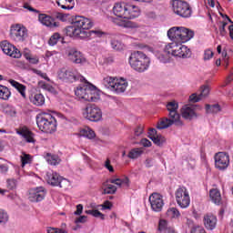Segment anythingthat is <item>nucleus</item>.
<instances>
[{
	"mask_svg": "<svg viewBox=\"0 0 233 233\" xmlns=\"http://www.w3.org/2000/svg\"><path fill=\"white\" fill-rule=\"evenodd\" d=\"M9 83L17 90V92H19L20 96H22L24 99H26V86L25 85L15 80H9Z\"/></svg>",
	"mask_w": 233,
	"mask_h": 233,
	"instance_id": "nucleus-30",
	"label": "nucleus"
},
{
	"mask_svg": "<svg viewBox=\"0 0 233 233\" xmlns=\"http://www.w3.org/2000/svg\"><path fill=\"white\" fill-rule=\"evenodd\" d=\"M172 229V228H168V223L167 220L161 219L158 223V230L159 232H164L166 233L167 230Z\"/></svg>",
	"mask_w": 233,
	"mask_h": 233,
	"instance_id": "nucleus-40",
	"label": "nucleus"
},
{
	"mask_svg": "<svg viewBox=\"0 0 233 233\" xmlns=\"http://www.w3.org/2000/svg\"><path fill=\"white\" fill-rule=\"evenodd\" d=\"M58 79H61V81H66V83H76V81H85V78L79 72H77V69L76 68H66L63 67L58 70L57 72Z\"/></svg>",
	"mask_w": 233,
	"mask_h": 233,
	"instance_id": "nucleus-9",
	"label": "nucleus"
},
{
	"mask_svg": "<svg viewBox=\"0 0 233 233\" xmlns=\"http://www.w3.org/2000/svg\"><path fill=\"white\" fill-rule=\"evenodd\" d=\"M230 165V156L225 152H218L215 155V167L218 170H227Z\"/></svg>",
	"mask_w": 233,
	"mask_h": 233,
	"instance_id": "nucleus-13",
	"label": "nucleus"
},
{
	"mask_svg": "<svg viewBox=\"0 0 233 233\" xmlns=\"http://www.w3.org/2000/svg\"><path fill=\"white\" fill-rule=\"evenodd\" d=\"M79 136L86 137L87 139H94V137H96V132L90 127H84L79 131Z\"/></svg>",
	"mask_w": 233,
	"mask_h": 233,
	"instance_id": "nucleus-34",
	"label": "nucleus"
},
{
	"mask_svg": "<svg viewBox=\"0 0 233 233\" xmlns=\"http://www.w3.org/2000/svg\"><path fill=\"white\" fill-rule=\"evenodd\" d=\"M171 9L176 15H178V17H183L184 19L192 17V8L190 7V5L183 0H172Z\"/></svg>",
	"mask_w": 233,
	"mask_h": 233,
	"instance_id": "nucleus-8",
	"label": "nucleus"
},
{
	"mask_svg": "<svg viewBox=\"0 0 233 233\" xmlns=\"http://www.w3.org/2000/svg\"><path fill=\"white\" fill-rule=\"evenodd\" d=\"M148 134H149V139H151L153 143L157 147H163V145L167 143V139L165 138V137L157 134V131L156 129L154 128L150 129Z\"/></svg>",
	"mask_w": 233,
	"mask_h": 233,
	"instance_id": "nucleus-24",
	"label": "nucleus"
},
{
	"mask_svg": "<svg viewBox=\"0 0 233 233\" xmlns=\"http://www.w3.org/2000/svg\"><path fill=\"white\" fill-rule=\"evenodd\" d=\"M110 208H112V202H110V201H106L102 205V210H110Z\"/></svg>",
	"mask_w": 233,
	"mask_h": 233,
	"instance_id": "nucleus-61",
	"label": "nucleus"
},
{
	"mask_svg": "<svg viewBox=\"0 0 233 233\" xmlns=\"http://www.w3.org/2000/svg\"><path fill=\"white\" fill-rule=\"evenodd\" d=\"M88 34H89V37L93 34L96 35V37H102L103 35H105V32H103L99 29L91 30V31L88 32Z\"/></svg>",
	"mask_w": 233,
	"mask_h": 233,
	"instance_id": "nucleus-52",
	"label": "nucleus"
},
{
	"mask_svg": "<svg viewBox=\"0 0 233 233\" xmlns=\"http://www.w3.org/2000/svg\"><path fill=\"white\" fill-rule=\"evenodd\" d=\"M92 26H94L92 19L76 16L70 25L66 27V34L74 39H88L90 33L87 30H90Z\"/></svg>",
	"mask_w": 233,
	"mask_h": 233,
	"instance_id": "nucleus-2",
	"label": "nucleus"
},
{
	"mask_svg": "<svg viewBox=\"0 0 233 233\" xmlns=\"http://www.w3.org/2000/svg\"><path fill=\"white\" fill-rule=\"evenodd\" d=\"M83 214V205L78 204L76 206V210L75 211V216H81Z\"/></svg>",
	"mask_w": 233,
	"mask_h": 233,
	"instance_id": "nucleus-62",
	"label": "nucleus"
},
{
	"mask_svg": "<svg viewBox=\"0 0 233 233\" xmlns=\"http://www.w3.org/2000/svg\"><path fill=\"white\" fill-rule=\"evenodd\" d=\"M212 57H214V51L211 49H206L204 51V56H203L204 61H210Z\"/></svg>",
	"mask_w": 233,
	"mask_h": 233,
	"instance_id": "nucleus-48",
	"label": "nucleus"
},
{
	"mask_svg": "<svg viewBox=\"0 0 233 233\" xmlns=\"http://www.w3.org/2000/svg\"><path fill=\"white\" fill-rule=\"evenodd\" d=\"M9 37L15 43H24V41H26V37H28V30L21 24L12 25Z\"/></svg>",
	"mask_w": 233,
	"mask_h": 233,
	"instance_id": "nucleus-11",
	"label": "nucleus"
},
{
	"mask_svg": "<svg viewBox=\"0 0 233 233\" xmlns=\"http://www.w3.org/2000/svg\"><path fill=\"white\" fill-rule=\"evenodd\" d=\"M45 159L48 163V165H53L54 167H56V165H59V163H61V158H59V157H57V155H52L50 153H47L45 156Z\"/></svg>",
	"mask_w": 233,
	"mask_h": 233,
	"instance_id": "nucleus-33",
	"label": "nucleus"
},
{
	"mask_svg": "<svg viewBox=\"0 0 233 233\" xmlns=\"http://www.w3.org/2000/svg\"><path fill=\"white\" fill-rule=\"evenodd\" d=\"M221 111V107L219 105L215 104V105H206V112L207 114H218V112Z\"/></svg>",
	"mask_w": 233,
	"mask_h": 233,
	"instance_id": "nucleus-37",
	"label": "nucleus"
},
{
	"mask_svg": "<svg viewBox=\"0 0 233 233\" xmlns=\"http://www.w3.org/2000/svg\"><path fill=\"white\" fill-rule=\"evenodd\" d=\"M60 179L61 176H59L57 172L49 170L46 174V181H47L48 185H51V187H59Z\"/></svg>",
	"mask_w": 233,
	"mask_h": 233,
	"instance_id": "nucleus-25",
	"label": "nucleus"
},
{
	"mask_svg": "<svg viewBox=\"0 0 233 233\" xmlns=\"http://www.w3.org/2000/svg\"><path fill=\"white\" fill-rule=\"evenodd\" d=\"M94 218H99L100 219H105V215L103 213H101L99 210L97 209H94L93 210V215Z\"/></svg>",
	"mask_w": 233,
	"mask_h": 233,
	"instance_id": "nucleus-55",
	"label": "nucleus"
},
{
	"mask_svg": "<svg viewBox=\"0 0 233 233\" xmlns=\"http://www.w3.org/2000/svg\"><path fill=\"white\" fill-rule=\"evenodd\" d=\"M141 15V10L139 7L132 4H127L126 9V19H136Z\"/></svg>",
	"mask_w": 233,
	"mask_h": 233,
	"instance_id": "nucleus-26",
	"label": "nucleus"
},
{
	"mask_svg": "<svg viewBox=\"0 0 233 233\" xmlns=\"http://www.w3.org/2000/svg\"><path fill=\"white\" fill-rule=\"evenodd\" d=\"M143 148L135 147L128 152L127 157L129 159H137V157H141V156H143Z\"/></svg>",
	"mask_w": 233,
	"mask_h": 233,
	"instance_id": "nucleus-35",
	"label": "nucleus"
},
{
	"mask_svg": "<svg viewBox=\"0 0 233 233\" xmlns=\"http://www.w3.org/2000/svg\"><path fill=\"white\" fill-rule=\"evenodd\" d=\"M210 96V86L208 85H202L199 88V94L197 95L193 93L189 96L190 103H199V101H203V99H207Z\"/></svg>",
	"mask_w": 233,
	"mask_h": 233,
	"instance_id": "nucleus-18",
	"label": "nucleus"
},
{
	"mask_svg": "<svg viewBox=\"0 0 233 233\" xmlns=\"http://www.w3.org/2000/svg\"><path fill=\"white\" fill-rule=\"evenodd\" d=\"M10 96H12L10 89L0 84V99L2 101H8L10 99Z\"/></svg>",
	"mask_w": 233,
	"mask_h": 233,
	"instance_id": "nucleus-32",
	"label": "nucleus"
},
{
	"mask_svg": "<svg viewBox=\"0 0 233 233\" xmlns=\"http://www.w3.org/2000/svg\"><path fill=\"white\" fill-rule=\"evenodd\" d=\"M20 157H21L22 167H25V165L32 163V158L28 154L23 153Z\"/></svg>",
	"mask_w": 233,
	"mask_h": 233,
	"instance_id": "nucleus-43",
	"label": "nucleus"
},
{
	"mask_svg": "<svg viewBox=\"0 0 233 233\" xmlns=\"http://www.w3.org/2000/svg\"><path fill=\"white\" fill-rule=\"evenodd\" d=\"M113 185H116L119 188H128L130 187V179L127 177H124L122 178H113L109 180Z\"/></svg>",
	"mask_w": 233,
	"mask_h": 233,
	"instance_id": "nucleus-29",
	"label": "nucleus"
},
{
	"mask_svg": "<svg viewBox=\"0 0 233 233\" xmlns=\"http://www.w3.org/2000/svg\"><path fill=\"white\" fill-rule=\"evenodd\" d=\"M167 216L169 219H177L181 216V213L177 208H169L167 211Z\"/></svg>",
	"mask_w": 233,
	"mask_h": 233,
	"instance_id": "nucleus-36",
	"label": "nucleus"
},
{
	"mask_svg": "<svg viewBox=\"0 0 233 233\" xmlns=\"http://www.w3.org/2000/svg\"><path fill=\"white\" fill-rule=\"evenodd\" d=\"M111 46L113 50H116V52H121V50L125 48V46L123 45V43L116 39L111 41Z\"/></svg>",
	"mask_w": 233,
	"mask_h": 233,
	"instance_id": "nucleus-38",
	"label": "nucleus"
},
{
	"mask_svg": "<svg viewBox=\"0 0 233 233\" xmlns=\"http://www.w3.org/2000/svg\"><path fill=\"white\" fill-rule=\"evenodd\" d=\"M47 233H66V231L61 228H47Z\"/></svg>",
	"mask_w": 233,
	"mask_h": 233,
	"instance_id": "nucleus-53",
	"label": "nucleus"
},
{
	"mask_svg": "<svg viewBox=\"0 0 233 233\" xmlns=\"http://www.w3.org/2000/svg\"><path fill=\"white\" fill-rule=\"evenodd\" d=\"M149 203L154 212H161L165 202L163 201V196L159 193H153L149 196Z\"/></svg>",
	"mask_w": 233,
	"mask_h": 233,
	"instance_id": "nucleus-19",
	"label": "nucleus"
},
{
	"mask_svg": "<svg viewBox=\"0 0 233 233\" xmlns=\"http://www.w3.org/2000/svg\"><path fill=\"white\" fill-rule=\"evenodd\" d=\"M36 125L39 130L46 134H54V132L57 130V120H56V117L50 113H40L36 116Z\"/></svg>",
	"mask_w": 233,
	"mask_h": 233,
	"instance_id": "nucleus-5",
	"label": "nucleus"
},
{
	"mask_svg": "<svg viewBox=\"0 0 233 233\" xmlns=\"http://www.w3.org/2000/svg\"><path fill=\"white\" fill-rule=\"evenodd\" d=\"M56 5L64 10H72L74 8V6L66 5V0H56Z\"/></svg>",
	"mask_w": 233,
	"mask_h": 233,
	"instance_id": "nucleus-49",
	"label": "nucleus"
},
{
	"mask_svg": "<svg viewBox=\"0 0 233 233\" xmlns=\"http://www.w3.org/2000/svg\"><path fill=\"white\" fill-rule=\"evenodd\" d=\"M140 145H142V147H152V142H150V140L147 138H142L140 141Z\"/></svg>",
	"mask_w": 233,
	"mask_h": 233,
	"instance_id": "nucleus-57",
	"label": "nucleus"
},
{
	"mask_svg": "<svg viewBox=\"0 0 233 233\" xmlns=\"http://www.w3.org/2000/svg\"><path fill=\"white\" fill-rule=\"evenodd\" d=\"M38 21L44 26H47V28H57V26H59V25L56 23V19L46 14H40L38 15Z\"/></svg>",
	"mask_w": 233,
	"mask_h": 233,
	"instance_id": "nucleus-23",
	"label": "nucleus"
},
{
	"mask_svg": "<svg viewBox=\"0 0 233 233\" xmlns=\"http://www.w3.org/2000/svg\"><path fill=\"white\" fill-rule=\"evenodd\" d=\"M209 198L215 205H221V193L217 188L209 191Z\"/></svg>",
	"mask_w": 233,
	"mask_h": 233,
	"instance_id": "nucleus-31",
	"label": "nucleus"
},
{
	"mask_svg": "<svg viewBox=\"0 0 233 233\" xmlns=\"http://www.w3.org/2000/svg\"><path fill=\"white\" fill-rule=\"evenodd\" d=\"M82 116L87 121L97 122L103 118V111L96 105L88 104L82 109Z\"/></svg>",
	"mask_w": 233,
	"mask_h": 233,
	"instance_id": "nucleus-10",
	"label": "nucleus"
},
{
	"mask_svg": "<svg viewBox=\"0 0 233 233\" xmlns=\"http://www.w3.org/2000/svg\"><path fill=\"white\" fill-rule=\"evenodd\" d=\"M9 216L6 210L0 209V225H6L8 223Z\"/></svg>",
	"mask_w": 233,
	"mask_h": 233,
	"instance_id": "nucleus-39",
	"label": "nucleus"
},
{
	"mask_svg": "<svg viewBox=\"0 0 233 233\" xmlns=\"http://www.w3.org/2000/svg\"><path fill=\"white\" fill-rule=\"evenodd\" d=\"M129 65L136 72H147L150 67V57L141 51H135L129 57Z\"/></svg>",
	"mask_w": 233,
	"mask_h": 233,
	"instance_id": "nucleus-7",
	"label": "nucleus"
},
{
	"mask_svg": "<svg viewBox=\"0 0 233 233\" xmlns=\"http://www.w3.org/2000/svg\"><path fill=\"white\" fill-rule=\"evenodd\" d=\"M82 83L84 84L79 85L75 90L76 97L83 101H97L99 99V91L97 88L88 83L86 79L82 81Z\"/></svg>",
	"mask_w": 233,
	"mask_h": 233,
	"instance_id": "nucleus-4",
	"label": "nucleus"
},
{
	"mask_svg": "<svg viewBox=\"0 0 233 233\" xmlns=\"http://www.w3.org/2000/svg\"><path fill=\"white\" fill-rule=\"evenodd\" d=\"M175 198L180 208H188L190 207V193L185 187H179L176 190Z\"/></svg>",
	"mask_w": 233,
	"mask_h": 233,
	"instance_id": "nucleus-12",
	"label": "nucleus"
},
{
	"mask_svg": "<svg viewBox=\"0 0 233 233\" xmlns=\"http://www.w3.org/2000/svg\"><path fill=\"white\" fill-rule=\"evenodd\" d=\"M71 183L69 182L68 179L66 178H63V177H60L59 183H58V187H60V188H68V187H70Z\"/></svg>",
	"mask_w": 233,
	"mask_h": 233,
	"instance_id": "nucleus-47",
	"label": "nucleus"
},
{
	"mask_svg": "<svg viewBox=\"0 0 233 233\" xmlns=\"http://www.w3.org/2000/svg\"><path fill=\"white\" fill-rule=\"evenodd\" d=\"M33 72L36 74V76L42 77V79H46V81H50V78L48 77L46 73H43V71L37 69H34Z\"/></svg>",
	"mask_w": 233,
	"mask_h": 233,
	"instance_id": "nucleus-51",
	"label": "nucleus"
},
{
	"mask_svg": "<svg viewBox=\"0 0 233 233\" xmlns=\"http://www.w3.org/2000/svg\"><path fill=\"white\" fill-rule=\"evenodd\" d=\"M167 37L173 42L166 45L164 54L157 55L160 63H170V56L182 59H187L192 56L190 48L183 43H187L194 37V31L186 27L175 26L167 31Z\"/></svg>",
	"mask_w": 233,
	"mask_h": 233,
	"instance_id": "nucleus-1",
	"label": "nucleus"
},
{
	"mask_svg": "<svg viewBox=\"0 0 233 233\" xmlns=\"http://www.w3.org/2000/svg\"><path fill=\"white\" fill-rule=\"evenodd\" d=\"M46 197V189L43 187L31 188L28 191V199L32 203H39Z\"/></svg>",
	"mask_w": 233,
	"mask_h": 233,
	"instance_id": "nucleus-16",
	"label": "nucleus"
},
{
	"mask_svg": "<svg viewBox=\"0 0 233 233\" xmlns=\"http://www.w3.org/2000/svg\"><path fill=\"white\" fill-rule=\"evenodd\" d=\"M15 132L25 143L35 145V135L26 126L20 127L19 128L15 129Z\"/></svg>",
	"mask_w": 233,
	"mask_h": 233,
	"instance_id": "nucleus-17",
	"label": "nucleus"
},
{
	"mask_svg": "<svg viewBox=\"0 0 233 233\" xmlns=\"http://www.w3.org/2000/svg\"><path fill=\"white\" fill-rule=\"evenodd\" d=\"M102 85L113 94H125L128 88V82L125 78L107 76L103 78Z\"/></svg>",
	"mask_w": 233,
	"mask_h": 233,
	"instance_id": "nucleus-6",
	"label": "nucleus"
},
{
	"mask_svg": "<svg viewBox=\"0 0 233 233\" xmlns=\"http://www.w3.org/2000/svg\"><path fill=\"white\" fill-rule=\"evenodd\" d=\"M115 192H117V187L112 184H107L103 190V194H114Z\"/></svg>",
	"mask_w": 233,
	"mask_h": 233,
	"instance_id": "nucleus-44",
	"label": "nucleus"
},
{
	"mask_svg": "<svg viewBox=\"0 0 233 233\" xmlns=\"http://www.w3.org/2000/svg\"><path fill=\"white\" fill-rule=\"evenodd\" d=\"M143 130H144L143 126H137V127L135 128V136H137V137H139V136H141V134H143Z\"/></svg>",
	"mask_w": 233,
	"mask_h": 233,
	"instance_id": "nucleus-60",
	"label": "nucleus"
},
{
	"mask_svg": "<svg viewBox=\"0 0 233 233\" xmlns=\"http://www.w3.org/2000/svg\"><path fill=\"white\" fill-rule=\"evenodd\" d=\"M66 56L67 59L75 65H85V63H86V58L85 56H83V54L76 48L67 49Z\"/></svg>",
	"mask_w": 233,
	"mask_h": 233,
	"instance_id": "nucleus-15",
	"label": "nucleus"
},
{
	"mask_svg": "<svg viewBox=\"0 0 233 233\" xmlns=\"http://www.w3.org/2000/svg\"><path fill=\"white\" fill-rule=\"evenodd\" d=\"M25 57L31 65H37L39 63L38 56H32L31 55L25 54Z\"/></svg>",
	"mask_w": 233,
	"mask_h": 233,
	"instance_id": "nucleus-46",
	"label": "nucleus"
},
{
	"mask_svg": "<svg viewBox=\"0 0 233 233\" xmlns=\"http://www.w3.org/2000/svg\"><path fill=\"white\" fill-rule=\"evenodd\" d=\"M228 30H229V37L232 39L233 41V25L228 26Z\"/></svg>",
	"mask_w": 233,
	"mask_h": 233,
	"instance_id": "nucleus-64",
	"label": "nucleus"
},
{
	"mask_svg": "<svg viewBox=\"0 0 233 233\" xmlns=\"http://www.w3.org/2000/svg\"><path fill=\"white\" fill-rule=\"evenodd\" d=\"M228 23L227 22H221V25L218 26L219 34L222 37H225L227 35V27Z\"/></svg>",
	"mask_w": 233,
	"mask_h": 233,
	"instance_id": "nucleus-50",
	"label": "nucleus"
},
{
	"mask_svg": "<svg viewBox=\"0 0 233 233\" xmlns=\"http://www.w3.org/2000/svg\"><path fill=\"white\" fill-rule=\"evenodd\" d=\"M105 168L108 170L109 172H114V167L110 164V159H106L104 164Z\"/></svg>",
	"mask_w": 233,
	"mask_h": 233,
	"instance_id": "nucleus-59",
	"label": "nucleus"
},
{
	"mask_svg": "<svg viewBox=\"0 0 233 233\" xmlns=\"http://www.w3.org/2000/svg\"><path fill=\"white\" fill-rule=\"evenodd\" d=\"M9 167L6 164L0 165V174H8Z\"/></svg>",
	"mask_w": 233,
	"mask_h": 233,
	"instance_id": "nucleus-56",
	"label": "nucleus"
},
{
	"mask_svg": "<svg viewBox=\"0 0 233 233\" xmlns=\"http://www.w3.org/2000/svg\"><path fill=\"white\" fill-rule=\"evenodd\" d=\"M59 39H61V35L59 33H55L50 38H49V45L50 46H56V44L58 43Z\"/></svg>",
	"mask_w": 233,
	"mask_h": 233,
	"instance_id": "nucleus-42",
	"label": "nucleus"
},
{
	"mask_svg": "<svg viewBox=\"0 0 233 233\" xmlns=\"http://www.w3.org/2000/svg\"><path fill=\"white\" fill-rule=\"evenodd\" d=\"M181 116L184 119L192 121V119H196V117H198V113H196L194 106L186 105L181 108Z\"/></svg>",
	"mask_w": 233,
	"mask_h": 233,
	"instance_id": "nucleus-22",
	"label": "nucleus"
},
{
	"mask_svg": "<svg viewBox=\"0 0 233 233\" xmlns=\"http://www.w3.org/2000/svg\"><path fill=\"white\" fill-rule=\"evenodd\" d=\"M172 125H177V127H183V121L169 116L164 117L158 121L157 128L158 130H165V128H169V127H172Z\"/></svg>",
	"mask_w": 233,
	"mask_h": 233,
	"instance_id": "nucleus-20",
	"label": "nucleus"
},
{
	"mask_svg": "<svg viewBox=\"0 0 233 233\" xmlns=\"http://www.w3.org/2000/svg\"><path fill=\"white\" fill-rule=\"evenodd\" d=\"M5 112L7 116H9L10 117H16L17 116V110L15 109V107H12V106H7L5 109Z\"/></svg>",
	"mask_w": 233,
	"mask_h": 233,
	"instance_id": "nucleus-45",
	"label": "nucleus"
},
{
	"mask_svg": "<svg viewBox=\"0 0 233 233\" xmlns=\"http://www.w3.org/2000/svg\"><path fill=\"white\" fill-rule=\"evenodd\" d=\"M191 233H207V231H205L203 227L197 226L191 229Z\"/></svg>",
	"mask_w": 233,
	"mask_h": 233,
	"instance_id": "nucleus-54",
	"label": "nucleus"
},
{
	"mask_svg": "<svg viewBox=\"0 0 233 233\" xmlns=\"http://www.w3.org/2000/svg\"><path fill=\"white\" fill-rule=\"evenodd\" d=\"M127 3H116L113 7V14L116 18H113L114 25L122 28H139V25L136 22L125 20L127 16Z\"/></svg>",
	"mask_w": 233,
	"mask_h": 233,
	"instance_id": "nucleus-3",
	"label": "nucleus"
},
{
	"mask_svg": "<svg viewBox=\"0 0 233 233\" xmlns=\"http://www.w3.org/2000/svg\"><path fill=\"white\" fill-rule=\"evenodd\" d=\"M75 223H86V216H80L75 220Z\"/></svg>",
	"mask_w": 233,
	"mask_h": 233,
	"instance_id": "nucleus-63",
	"label": "nucleus"
},
{
	"mask_svg": "<svg viewBox=\"0 0 233 233\" xmlns=\"http://www.w3.org/2000/svg\"><path fill=\"white\" fill-rule=\"evenodd\" d=\"M145 165L147 168H151V167H154V158L148 157L145 160Z\"/></svg>",
	"mask_w": 233,
	"mask_h": 233,
	"instance_id": "nucleus-58",
	"label": "nucleus"
},
{
	"mask_svg": "<svg viewBox=\"0 0 233 233\" xmlns=\"http://www.w3.org/2000/svg\"><path fill=\"white\" fill-rule=\"evenodd\" d=\"M29 101L35 106H43L45 105V96L41 93H32L29 96Z\"/></svg>",
	"mask_w": 233,
	"mask_h": 233,
	"instance_id": "nucleus-28",
	"label": "nucleus"
},
{
	"mask_svg": "<svg viewBox=\"0 0 233 233\" xmlns=\"http://www.w3.org/2000/svg\"><path fill=\"white\" fill-rule=\"evenodd\" d=\"M6 187L9 190H15L17 188V180L15 178H9L6 180Z\"/></svg>",
	"mask_w": 233,
	"mask_h": 233,
	"instance_id": "nucleus-41",
	"label": "nucleus"
},
{
	"mask_svg": "<svg viewBox=\"0 0 233 233\" xmlns=\"http://www.w3.org/2000/svg\"><path fill=\"white\" fill-rule=\"evenodd\" d=\"M218 225V218L212 214L204 216V226L208 230H214Z\"/></svg>",
	"mask_w": 233,
	"mask_h": 233,
	"instance_id": "nucleus-27",
	"label": "nucleus"
},
{
	"mask_svg": "<svg viewBox=\"0 0 233 233\" xmlns=\"http://www.w3.org/2000/svg\"><path fill=\"white\" fill-rule=\"evenodd\" d=\"M1 50L5 54V56H9L10 57H14L15 59H19L21 57V51L15 47V46L10 44L7 40H4L0 44Z\"/></svg>",
	"mask_w": 233,
	"mask_h": 233,
	"instance_id": "nucleus-14",
	"label": "nucleus"
},
{
	"mask_svg": "<svg viewBox=\"0 0 233 233\" xmlns=\"http://www.w3.org/2000/svg\"><path fill=\"white\" fill-rule=\"evenodd\" d=\"M166 106L168 112V117L181 121V116H179V113L177 112L179 109V104L177 101H170L167 104Z\"/></svg>",
	"mask_w": 233,
	"mask_h": 233,
	"instance_id": "nucleus-21",
	"label": "nucleus"
}]
</instances>
